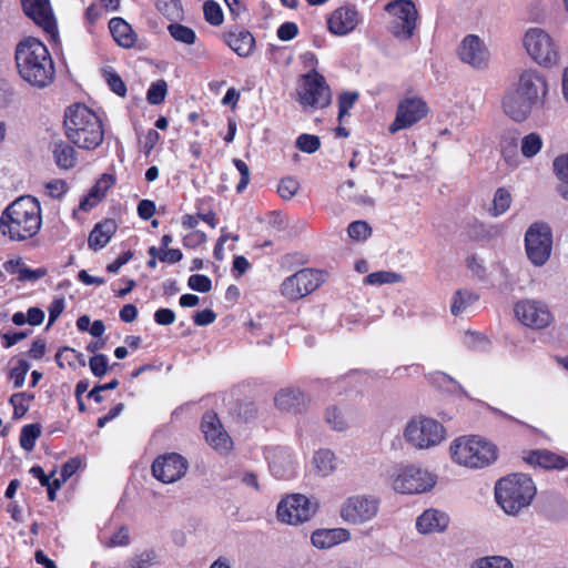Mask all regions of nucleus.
Instances as JSON below:
<instances>
[{"label":"nucleus","mask_w":568,"mask_h":568,"mask_svg":"<svg viewBox=\"0 0 568 568\" xmlns=\"http://www.w3.org/2000/svg\"><path fill=\"white\" fill-rule=\"evenodd\" d=\"M41 226V205L38 199L31 195L16 199L0 216V234L12 242H24L34 237Z\"/></svg>","instance_id":"f257e3e1"},{"label":"nucleus","mask_w":568,"mask_h":568,"mask_svg":"<svg viewBox=\"0 0 568 568\" xmlns=\"http://www.w3.org/2000/svg\"><path fill=\"white\" fill-rule=\"evenodd\" d=\"M16 64L19 75L34 88H45L55 75L53 59L43 42L29 37L16 48Z\"/></svg>","instance_id":"f03ea898"},{"label":"nucleus","mask_w":568,"mask_h":568,"mask_svg":"<svg viewBox=\"0 0 568 568\" xmlns=\"http://www.w3.org/2000/svg\"><path fill=\"white\" fill-rule=\"evenodd\" d=\"M63 123L67 139L80 149L94 150L103 142L102 121L84 104L77 103L69 106Z\"/></svg>","instance_id":"7ed1b4c3"},{"label":"nucleus","mask_w":568,"mask_h":568,"mask_svg":"<svg viewBox=\"0 0 568 568\" xmlns=\"http://www.w3.org/2000/svg\"><path fill=\"white\" fill-rule=\"evenodd\" d=\"M452 462L468 469H484L498 459V448L489 439L479 435H463L449 445Z\"/></svg>","instance_id":"20e7f679"},{"label":"nucleus","mask_w":568,"mask_h":568,"mask_svg":"<svg viewBox=\"0 0 568 568\" xmlns=\"http://www.w3.org/2000/svg\"><path fill=\"white\" fill-rule=\"evenodd\" d=\"M536 495L532 479L525 474H510L495 485V498L500 508L510 516L527 508Z\"/></svg>","instance_id":"39448f33"},{"label":"nucleus","mask_w":568,"mask_h":568,"mask_svg":"<svg viewBox=\"0 0 568 568\" xmlns=\"http://www.w3.org/2000/svg\"><path fill=\"white\" fill-rule=\"evenodd\" d=\"M437 476L414 464H397L387 470L386 484L397 494L417 495L432 490Z\"/></svg>","instance_id":"423d86ee"},{"label":"nucleus","mask_w":568,"mask_h":568,"mask_svg":"<svg viewBox=\"0 0 568 568\" xmlns=\"http://www.w3.org/2000/svg\"><path fill=\"white\" fill-rule=\"evenodd\" d=\"M405 442L417 450H428L440 445L447 437L445 426L435 418L417 416L403 432Z\"/></svg>","instance_id":"0eeeda50"},{"label":"nucleus","mask_w":568,"mask_h":568,"mask_svg":"<svg viewBox=\"0 0 568 568\" xmlns=\"http://www.w3.org/2000/svg\"><path fill=\"white\" fill-rule=\"evenodd\" d=\"M523 45L527 54L542 68H554L559 64V47L551 34L540 27L526 30Z\"/></svg>","instance_id":"6e6552de"},{"label":"nucleus","mask_w":568,"mask_h":568,"mask_svg":"<svg viewBox=\"0 0 568 568\" xmlns=\"http://www.w3.org/2000/svg\"><path fill=\"white\" fill-rule=\"evenodd\" d=\"M527 257L536 266H542L550 257L552 248V233L547 223L531 224L525 234Z\"/></svg>","instance_id":"1a4fd4ad"},{"label":"nucleus","mask_w":568,"mask_h":568,"mask_svg":"<svg viewBox=\"0 0 568 568\" xmlns=\"http://www.w3.org/2000/svg\"><path fill=\"white\" fill-rule=\"evenodd\" d=\"M379 506L381 499L375 495H354L342 504L339 515L348 524L362 525L377 516Z\"/></svg>","instance_id":"9d476101"},{"label":"nucleus","mask_w":568,"mask_h":568,"mask_svg":"<svg viewBox=\"0 0 568 568\" xmlns=\"http://www.w3.org/2000/svg\"><path fill=\"white\" fill-rule=\"evenodd\" d=\"M317 508L318 505L315 500L302 494H292L278 503L276 514L280 521L297 525L310 520Z\"/></svg>","instance_id":"9b49d317"},{"label":"nucleus","mask_w":568,"mask_h":568,"mask_svg":"<svg viewBox=\"0 0 568 568\" xmlns=\"http://www.w3.org/2000/svg\"><path fill=\"white\" fill-rule=\"evenodd\" d=\"M385 10L393 16L392 33L399 40L413 37L417 21V9L410 0H395L386 4Z\"/></svg>","instance_id":"f8f14e48"},{"label":"nucleus","mask_w":568,"mask_h":568,"mask_svg":"<svg viewBox=\"0 0 568 568\" xmlns=\"http://www.w3.org/2000/svg\"><path fill=\"white\" fill-rule=\"evenodd\" d=\"M322 281V272L303 268L282 282L281 293L290 301H297L315 291Z\"/></svg>","instance_id":"ddd939ff"},{"label":"nucleus","mask_w":568,"mask_h":568,"mask_svg":"<svg viewBox=\"0 0 568 568\" xmlns=\"http://www.w3.org/2000/svg\"><path fill=\"white\" fill-rule=\"evenodd\" d=\"M514 313L523 325L531 329H544L548 327L554 320L547 304L531 298L518 301L514 306Z\"/></svg>","instance_id":"4468645a"},{"label":"nucleus","mask_w":568,"mask_h":568,"mask_svg":"<svg viewBox=\"0 0 568 568\" xmlns=\"http://www.w3.org/2000/svg\"><path fill=\"white\" fill-rule=\"evenodd\" d=\"M331 90L324 77L312 72L303 78L298 99L302 105L312 108H324L331 102Z\"/></svg>","instance_id":"2eb2a0df"},{"label":"nucleus","mask_w":568,"mask_h":568,"mask_svg":"<svg viewBox=\"0 0 568 568\" xmlns=\"http://www.w3.org/2000/svg\"><path fill=\"white\" fill-rule=\"evenodd\" d=\"M428 113L427 104L424 100L416 97L403 99L396 110V116L388 126V131L394 134L400 130L412 128Z\"/></svg>","instance_id":"dca6fc26"},{"label":"nucleus","mask_w":568,"mask_h":568,"mask_svg":"<svg viewBox=\"0 0 568 568\" xmlns=\"http://www.w3.org/2000/svg\"><path fill=\"white\" fill-rule=\"evenodd\" d=\"M187 468V460L182 455L169 453L155 458L152 464V474L158 480L172 484L181 479Z\"/></svg>","instance_id":"f3484780"},{"label":"nucleus","mask_w":568,"mask_h":568,"mask_svg":"<svg viewBox=\"0 0 568 568\" xmlns=\"http://www.w3.org/2000/svg\"><path fill=\"white\" fill-rule=\"evenodd\" d=\"M459 59L475 69H484L489 62V51L476 34L466 36L458 47Z\"/></svg>","instance_id":"a211bd4d"},{"label":"nucleus","mask_w":568,"mask_h":568,"mask_svg":"<svg viewBox=\"0 0 568 568\" xmlns=\"http://www.w3.org/2000/svg\"><path fill=\"white\" fill-rule=\"evenodd\" d=\"M516 90L528 101L539 104L548 92L547 80L537 70L528 69L520 74Z\"/></svg>","instance_id":"6ab92c4d"},{"label":"nucleus","mask_w":568,"mask_h":568,"mask_svg":"<svg viewBox=\"0 0 568 568\" xmlns=\"http://www.w3.org/2000/svg\"><path fill=\"white\" fill-rule=\"evenodd\" d=\"M361 21V16L354 6L345 4L335 9L327 19V28L331 33L342 37L355 30Z\"/></svg>","instance_id":"aec40b11"},{"label":"nucleus","mask_w":568,"mask_h":568,"mask_svg":"<svg viewBox=\"0 0 568 568\" xmlns=\"http://www.w3.org/2000/svg\"><path fill=\"white\" fill-rule=\"evenodd\" d=\"M24 13L47 33L54 34L57 22L49 0H21Z\"/></svg>","instance_id":"412c9836"},{"label":"nucleus","mask_w":568,"mask_h":568,"mask_svg":"<svg viewBox=\"0 0 568 568\" xmlns=\"http://www.w3.org/2000/svg\"><path fill=\"white\" fill-rule=\"evenodd\" d=\"M270 470L278 479H291L296 474L294 454L285 447L272 448L267 455Z\"/></svg>","instance_id":"4be33fe9"},{"label":"nucleus","mask_w":568,"mask_h":568,"mask_svg":"<svg viewBox=\"0 0 568 568\" xmlns=\"http://www.w3.org/2000/svg\"><path fill=\"white\" fill-rule=\"evenodd\" d=\"M202 432L206 442L217 450H229L232 442L230 436L223 430L217 416L213 413H207L202 419Z\"/></svg>","instance_id":"5701e85b"},{"label":"nucleus","mask_w":568,"mask_h":568,"mask_svg":"<svg viewBox=\"0 0 568 568\" xmlns=\"http://www.w3.org/2000/svg\"><path fill=\"white\" fill-rule=\"evenodd\" d=\"M449 524V517L437 509H426L416 520V528L420 534L443 532Z\"/></svg>","instance_id":"b1692460"},{"label":"nucleus","mask_w":568,"mask_h":568,"mask_svg":"<svg viewBox=\"0 0 568 568\" xmlns=\"http://www.w3.org/2000/svg\"><path fill=\"white\" fill-rule=\"evenodd\" d=\"M535 105H537L535 102L528 101L525 97H521L518 90L507 94L503 101L506 114L517 122L526 120Z\"/></svg>","instance_id":"393cba45"},{"label":"nucleus","mask_w":568,"mask_h":568,"mask_svg":"<svg viewBox=\"0 0 568 568\" xmlns=\"http://www.w3.org/2000/svg\"><path fill=\"white\" fill-rule=\"evenodd\" d=\"M351 539L346 528L317 529L311 536L312 545L318 549H329Z\"/></svg>","instance_id":"a878e982"},{"label":"nucleus","mask_w":568,"mask_h":568,"mask_svg":"<svg viewBox=\"0 0 568 568\" xmlns=\"http://www.w3.org/2000/svg\"><path fill=\"white\" fill-rule=\"evenodd\" d=\"M528 464L540 466L545 469H565L568 467V458L550 450L529 452L524 458Z\"/></svg>","instance_id":"bb28decb"},{"label":"nucleus","mask_w":568,"mask_h":568,"mask_svg":"<svg viewBox=\"0 0 568 568\" xmlns=\"http://www.w3.org/2000/svg\"><path fill=\"white\" fill-rule=\"evenodd\" d=\"M225 42L240 57L251 55L255 44L253 36L244 30L229 32Z\"/></svg>","instance_id":"cd10ccee"},{"label":"nucleus","mask_w":568,"mask_h":568,"mask_svg":"<svg viewBox=\"0 0 568 568\" xmlns=\"http://www.w3.org/2000/svg\"><path fill=\"white\" fill-rule=\"evenodd\" d=\"M109 29L119 45L126 49L134 45L135 34L131 26L122 18H112L109 22Z\"/></svg>","instance_id":"c85d7f7f"},{"label":"nucleus","mask_w":568,"mask_h":568,"mask_svg":"<svg viewBox=\"0 0 568 568\" xmlns=\"http://www.w3.org/2000/svg\"><path fill=\"white\" fill-rule=\"evenodd\" d=\"M114 232L115 223L111 220L97 224L89 235V247L94 251L103 248L110 242Z\"/></svg>","instance_id":"c756f323"},{"label":"nucleus","mask_w":568,"mask_h":568,"mask_svg":"<svg viewBox=\"0 0 568 568\" xmlns=\"http://www.w3.org/2000/svg\"><path fill=\"white\" fill-rule=\"evenodd\" d=\"M274 402L278 409L292 412L304 405L305 396L298 389L285 388L276 394Z\"/></svg>","instance_id":"7c9ffc66"},{"label":"nucleus","mask_w":568,"mask_h":568,"mask_svg":"<svg viewBox=\"0 0 568 568\" xmlns=\"http://www.w3.org/2000/svg\"><path fill=\"white\" fill-rule=\"evenodd\" d=\"M313 465L318 475L329 476L337 468L335 454L329 449H318L313 456Z\"/></svg>","instance_id":"2f4dec72"},{"label":"nucleus","mask_w":568,"mask_h":568,"mask_svg":"<svg viewBox=\"0 0 568 568\" xmlns=\"http://www.w3.org/2000/svg\"><path fill=\"white\" fill-rule=\"evenodd\" d=\"M479 296L467 290L457 291L450 303V312L454 316H459L469 311V308L478 301Z\"/></svg>","instance_id":"473e14b6"},{"label":"nucleus","mask_w":568,"mask_h":568,"mask_svg":"<svg viewBox=\"0 0 568 568\" xmlns=\"http://www.w3.org/2000/svg\"><path fill=\"white\" fill-rule=\"evenodd\" d=\"M53 155L57 165L62 170L72 169L77 163V151L65 142L54 144Z\"/></svg>","instance_id":"72a5a7b5"},{"label":"nucleus","mask_w":568,"mask_h":568,"mask_svg":"<svg viewBox=\"0 0 568 568\" xmlns=\"http://www.w3.org/2000/svg\"><path fill=\"white\" fill-rule=\"evenodd\" d=\"M106 180L110 181L111 178L104 176L101 181H99L94 186L91 187L90 192L80 201L79 210L88 212L91 209H93L104 197L108 185L104 187V190H102L101 183Z\"/></svg>","instance_id":"f704fd0d"},{"label":"nucleus","mask_w":568,"mask_h":568,"mask_svg":"<svg viewBox=\"0 0 568 568\" xmlns=\"http://www.w3.org/2000/svg\"><path fill=\"white\" fill-rule=\"evenodd\" d=\"M554 170L561 181L558 192L564 199L568 200V154L555 159Z\"/></svg>","instance_id":"c9c22d12"},{"label":"nucleus","mask_w":568,"mask_h":568,"mask_svg":"<svg viewBox=\"0 0 568 568\" xmlns=\"http://www.w3.org/2000/svg\"><path fill=\"white\" fill-rule=\"evenodd\" d=\"M32 394L20 392L11 395L9 403L13 407V418L19 419L23 417L30 408V403L33 400Z\"/></svg>","instance_id":"e433bc0d"},{"label":"nucleus","mask_w":568,"mask_h":568,"mask_svg":"<svg viewBox=\"0 0 568 568\" xmlns=\"http://www.w3.org/2000/svg\"><path fill=\"white\" fill-rule=\"evenodd\" d=\"M168 31L175 41L187 45L195 43L196 34L191 28L186 26L180 23H171L168 27Z\"/></svg>","instance_id":"4c0bfd02"},{"label":"nucleus","mask_w":568,"mask_h":568,"mask_svg":"<svg viewBox=\"0 0 568 568\" xmlns=\"http://www.w3.org/2000/svg\"><path fill=\"white\" fill-rule=\"evenodd\" d=\"M403 281V276L396 272L392 271H378L368 274L364 278V283L368 285H383V284H394Z\"/></svg>","instance_id":"58836bf2"},{"label":"nucleus","mask_w":568,"mask_h":568,"mask_svg":"<svg viewBox=\"0 0 568 568\" xmlns=\"http://www.w3.org/2000/svg\"><path fill=\"white\" fill-rule=\"evenodd\" d=\"M511 195L508 190L499 187L494 195L490 213L494 216L504 214L510 206Z\"/></svg>","instance_id":"ea45409f"},{"label":"nucleus","mask_w":568,"mask_h":568,"mask_svg":"<svg viewBox=\"0 0 568 568\" xmlns=\"http://www.w3.org/2000/svg\"><path fill=\"white\" fill-rule=\"evenodd\" d=\"M41 435V429L39 425L31 424L26 425L21 429L20 434V445L23 449L31 452L34 448L36 442Z\"/></svg>","instance_id":"a19ab883"},{"label":"nucleus","mask_w":568,"mask_h":568,"mask_svg":"<svg viewBox=\"0 0 568 568\" xmlns=\"http://www.w3.org/2000/svg\"><path fill=\"white\" fill-rule=\"evenodd\" d=\"M348 236L356 242L366 241L372 234V227L366 221H354L347 227Z\"/></svg>","instance_id":"79ce46f5"},{"label":"nucleus","mask_w":568,"mask_h":568,"mask_svg":"<svg viewBox=\"0 0 568 568\" xmlns=\"http://www.w3.org/2000/svg\"><path fill=\"white\" fill-rule=\"evenodd\" d=\"M542 146V140L537 133H529L521 140V153L526 158L535 156Z\"/></svg>","instance_id":"37998d69"},{"label":"nucleus","mask_w":568,"mask_h":568,"mask_svg":"<svg viewBox=\"0 0 568 568\" xmlns=\"http://www.w3.org/2000/svg\"><path fill=\"white\" fill-rule=\"evenodd\" d=\"M326 423L337 432H343L348 427L344 414L337 407H328L325 413Z\"/></svg>","instance_id":"c03bdc74"},{"label":"nucleus","mask_w":568,"mask_h":568,"mask_svg":"<svg viewBox=\"0 0 568 568\" xmlns=\"http://www.w3.org/2000/svg\"><path fill=\"white\" fill-rule=\"evenodd\" d=\"M155 560V555L152 550H144L131 556L126 562V568H149Z\"/></svg>","instance_id":"a18cd8bd"},{"label":"nucleus","mask_w":568,"mask_h":568,"mask_svg":"<svg viewBox=\"0 0 568 568\" xmlns=\"http://www.w3.org/2000/svg\"><path fill=\"white\" fill-rule=\"evenodd\" d=\"M168 92V84L164 80L153 82L146 93V100L150 104H160L164 101Z\"/></svg>","instance_id":"49530a36"},{"label":"nucleus","mask_w":568,"mask_h":568,"mask_svg":"<svg viewBox=\"0 0 568 568\" xmlns=\"http://www.w3.org/2000/svg\"><path fill=\"white\" fill-rule=\"evenodd\" d=\"M103 78L108 83L109 88L119 97H124L126 94V85L121 79V77L112 69H108L103 71Z\"/></svg>","instance_id":"de8ad7c7"},{"label":"nucleus","mask_w":568,"mask_h":568,"mask_svg":"<svg viewBox=\"0 0 568 568\" xmlns=\"http://www.w3.org/2000/svg\"><path fill=\"white\" fill-rule=\"evenodd\" d=\"M29 369V363L23 359L18 361L17 365L10 369L9 378L13 382L14 388L23 386Z\"/></svg>","instance_id":"09e8293b"},{"label":"nucleus","mask_w":568,"mask_h":568,"mask_svg":"<svg viewBox=\"0 0 568 568\" xmlns=\"http://www.w3.org/2000/svg\"><path fill=\"white\" fill-rule=\"evenodd\" d=\"M321 146V141L317 135L303 133L296 139V148L305 153L312 154Z\"/></svg>","instance_id":"8fccbe9b"},{"label":"nucleus","mask_w":568,"mask_h":568,"mask_svg":"<svg viewBox=\"0 0 568 568\" xmlns=\"http://www.w3.org/2000/svg\"><path fill=\"white\" fill-rule=\"evenodd\" d=\"M477 568H514V564L504 556H487L477 561Z\"/></svg>","instance_id":"3c124183"},{"label":"nucleus","mask_w":568,"mask_h":568,"mask_svg":"<svg viewBox=\"0 0 568 568\" xmlns=\"http://www.w3.org/2000/svg\"><path fill=\"white\" fill-rule=\"evenodd\" d=\"M205 20L212 26H220L223 22V12L219 3L210 0L203 7Z\"/></svg>","instance_id":"603ef678"},{"label":"nucleus","mask_w":568,"mask_h":568,"mask_svg":"<svg viewBox=\"0 0 568 568\" xmlns=\"http://www.w3.org/2000/svg\"><path fill=\"white\" fill-rule=\"evenodd\" d=\"M358 99L357 92H344L338 98V121L348 115V111L354 106Z\"/></svg>","instance_id":"864d4df0"},{"label":"nucleus","mask_w":568,"mask_h":568,"mask_svg":"<svg viewBox=\"0 0 568 568\" xmlns=\"http://www.w3.org/2000/svg\"><path fill=\"white\" fill-rule=\"evenodd\" d=\"M298 182L291 178H284L280 181L277 192L283 200H291L298 191Z\"/></svg>","instance_id":"5fc2aeb1"},{"label":"nucleus","mask_w":568,"mask_h":568,"mask_svg":"<svg viewBox=\"0 0 568 568\" xmlns=\"http://www.w3.org/2000/svg\"><path fill=\"white\" fill-rule=\"evenodd\" d=\"M89 367L95 377L104 376L109 368V358L104 354H97L89 359Z\"/></svg>","instance_id":"6e6d98bb"},{"label":"nucleus","mask_w":568,"mask_h":568,"mask_svg":"<svg viewBox=\"0 0 568 568\" xmlns=\"http://www.w3.org/2000/svg\"><path fill=\"white\" fill-rule=\"evenodd\" d=\"M7 272L18 275L20 281H32V270L24 266L20 260L9 261L6 263Z\"/></svg>","instance_id":"4d7b16f0"},{"label":"nucleus","mask_w":568,"mask_h":568,"mask_svg":"<svg viewBox=\"0 0 568 568\" xmlns=\"http://www.w3.org/2000/svg\"><path fill=\"white\" fill-rule=\"evenodd\" d=\"M45 193L52 199H61L69 190L68 183L61 179H53L44 184Z\"/></svg>","instance_id":"13d9d810"},{"label":"nucleus","mask_w":568,"mask_h":568,"mask_svg":"<svg viewBox=\"0 0 568 568\" xmlns=\"http://www.w3.org/2000/svg\"><path fill=\"white\" fill-rule=\"evenodd\" d=\"M158 8L169 19L179 18L182 11L179 0H159Z\"/></svg>","instance_id":"bf43d9fd"},{"label":"nucleus","mask_w":568,"mask_h":568,"mask_svg":"<svg viewBox=\"0 0 568 568\" xmlns=\"http://www.w3.org/2000/svg\"><path fill=\"white\" fill-rule=\"evenodd\" d=\"M187 285L193 291L206 293L211 290L212 282L206 275L194 274L189 277Z\"/></svg>","instance_id":"052dcab7"},{"label":"nucleus","mask_w":568,"mask_h":568,"mask_svg":"<svg viewBox=\"0 0 568 568\" xmlns=\"http://www.w3.org/2000/svg\"><path fill=\"white\" fill-rule=\"evenodd\" d=\"M233 163H234V166L237 169V171L241 174V180H240L239 184L236 185V191L239 193H241L246 189V186L250 182V169L243 160L234 159Z\"/></svg>","instance_id":"680f3d73"},{"label":"nucleus","mask_w":568,"mask_h":568,"mask_svg":"<svg viewBox=\"0 0 568 568\" xmlns=\"http://www.w3.org/2000/svg\"><path fill=\"white\" fill-rule=\"evenodd\" d=\"M355 186V182L353 180L345 181L339 187L338 193L343 199L352 200L356 203H365L366 199L363 195L356 196L353 193V189Z\"/></svg>","instance_id":"e2e57ef3"},{"label":"nucleus","mask_w":568,"mask_h":568,"mask_svg":"<svg viewBox=\"0 0 568 568\" xmlns=\"http://www.w3.org/2000/svg\"><path fill=\"white\" fill-rule=\"evenodd\" d=\"M206 234L202 231H192L184 235L183 245L189 248H195L206 242Z\"/></svg>","instance_id":"0e129e2a"},{"label":"nucleus","mask_w":568,"mask_h":568,"mask_svg":"<svg viewBox=\"0 0 568 568\" xmlns=\"http://www.w3.org/2000/svg\"><path fill=\"white\" fill-rule=\"evenodd\" d=\"M298 33L297 24L294 22H284L277 29V37L282 41H290Z\"/></svg>","instance_id":"69168bd1"},{"label":"nucleus","mask_w":568,"mask_h":568,"mask_svg":"<svg viewBox=\"0 0 568 568\" xmlns=\"http://www.w3.org/2000/svg\"><path fill=\"white\" fill-rule=\"evenodd\" d=\"M72 355L75 358V364L78 363L80 366H85V359L82 353L77 352L71 347H63L55 355L57 364L62 368L63 367V356Z\"/></svg>","instance_id":"338daca9"},{"label":"nucleus","mask_w":568,"mask_h":568,"mask_svg":"<svg viewBox=\"0 0 568 568\" xmlns=\"http://www.w3.org/2000/svg\"><path fill=\"white\" fill-rule=\"evenodd\" d=\"M130 541V534L126 527H121L116 532L112 535L110 540L108 541V546L118 547V546H126Z\"/></svg>","instance_id":"774afa93"}]
</instances>
